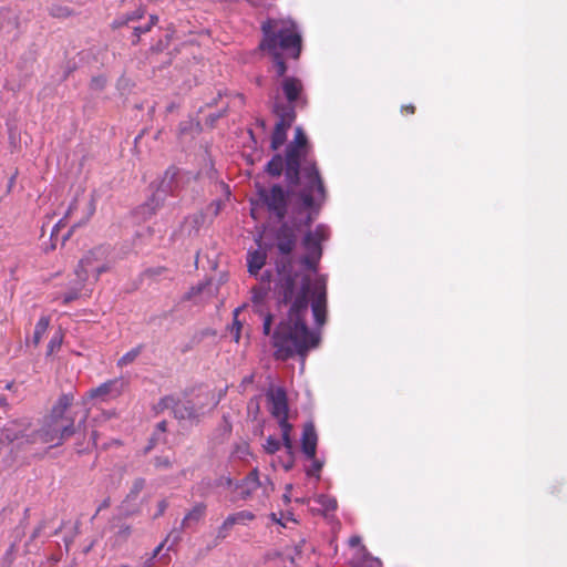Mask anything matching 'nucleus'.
<instances>
[{
	"label": "nucleus",
	"mask_w": 567,
	"mask_h": 567,
	"mask_svg": "<svg viewBox=\"0 0 567 567\" xmlns=\"http://www.w3.org/2000/svg\"><path fill=\"white\" fill-rule=\"evenodd\" d=\"M255 519V515L249 511H240L235 514H231L227 516V518L224 520V523L219 526L217 532V538L218 539H225L229 530L236 526V524L244 523L245 520H252Z\"/></svg>",
	"instance_id": "16"
},
{
	"label": "nucleus",
	"mask_w": 567,
	"mask_h": 567,
	"mask_svg": "<svg viewBox=\"0 0 567 567\" xmlns=\"http://www.w3.org/2000/svg\"><path fill=\"white\" fill-rule=\"evenodd\" d=\"M206 505L204 503L196 504L184 517L182 528H188L193 523H198L205 515Z\"/></svg>",
	"instance_id": "20"
},
{
	"label": "nucleus",
	"mask_w": 567,
	"mask_h": 567,
	"mask_svg": "<svg viewBox=\"0 0 567 567\" xmlns=\"http://www.w3.org/2000/svg\"><path fill=\"white\" fill-rule=\"evenodd\" d=\"M302 544H303V540H301V542H300V544H298V545H296V546H295V549H296V553H297V554H300V553H301Z\"/></svg>",
	"instance_id": "56"
},
{
	"label": "nucleus",
	"mask_w": 567,
	"mask_h": 567,
	"mask_svg": "<svg viewBox=\"0 0 567 567\" xmlns=\"http://www.w3.org/2000/svg\"><path fill=\"white\" fill-rule=\"evenodd\" d=\"M287 454H288V461L285 462L282 464V466H284V470L286 472H289L295 466V451H293V449L291 450V453H287Z\"/></svg>",
	"instance_id": "43"
},
{
	"label": "nucleus",
	"mask_w": 567,
	"mask_h": 567,
	"mask_svg": "<svg viewBox=\"0 0 567 567\" xmlns=\"http://www.w3.org/2000/svg\"><path fill=\"white\" fill-rule=\"evenodd\" d=\"M92 440H93V444H96V433L95 432H92Z\"/></svg>",
	"instance_id": "64"
},
{
	"label": "nucleus",
	"mask_w": 567,
	"mask_h": 567,
	"mask_svg": "<svg viewBox=\"0 0 567 567\" xmlns=\"http://www.w3.org/2000/svg\"><path fill=\"white\" fill-rule=\"evenodd\" d=\"M157 431L164 433L167 431V422L166 421H161L157 426H156Z\"/></svg>",
	"instance_id": "51"
},
{
	"label": "nucleus",
	"mask_w": 567,
	"mask_h": 567,
	"mask_svg": "<svg viewBox=\"0 0 567 567\" xmlns=\"http://www.w3.org/2000/svg\"><path fill=\"white\" fill-rule=\"evenodd\" d=\"M309 154L310 144H292L286 162V181L290 187L299 186L296 196L309 209L302 223L307 227L315 221L327 197L323 181Z\"/></svg>",
	"instance_id": "2"
},
{
	"label": "nucleus",
	"mask_w": 567,
	"mask_h": 567,
	"mask_svg": "<svg viewBox=\"0 0 567 567\" xmlns=\"http://www.w3.org/2000/svg\"><path fill=\"white\" fill-rule=\"evenodd\" d=\"M282 443L276 439L275 436H268L266 443L264 444V450L267 454H275L281 447Z\"/></svg>",
	"instance_id": "30"
},
{
	"label": "nucleus",
	"mask_w": 567,
	"mask_h": 567,
	"mask_svg": "<svg viewBox=\"0 0 567 567\" xmlns=\"http://www.w3.org/2000/svg\"><path fill=\"white\" fill-rule=\"evenodd\" d=\"M157 21H158V18L156 16H151L148 25H151V28H152L154 24L157 23Z\"/></svg>",
	"instance_id": "55"
},
{
	"label": "nucleus",
	"mask_w": 567,
	"mask_h": 567,
	"mask_svg": "<svg viewBox=\"0 0 567 567\" xmlns=\"http://www.w3.org/2000/svg\"><path fill=\"white\" fill-rule=\"evenodd\" d=\"M271 518H272L275 522H277L278 524H281V525H282L281 520H280V519H278V517H276V515H275V514H271Z\"/></svg>",
	"instance_id": "62"
},
{
	"label": "nucleus",
	"mask_w": 567,
	"mask_h": 567,
	"mask_svg": "<svg viewBox=\"0 0 567 567\" xmlns=\"http://www.w3.org/2000/svg\"><path fill=\"white\" fill-rule=\"evenodd\" d=\"M267 485H269L270 491H274V489H275V485H274V483L270 481V478H269V477H266V481H265V483H262V486H261V487H264V488H265V492H267Z\"/></svg>",
	"instance_id": "52"
},
{
	"label": "nucleus",
	"mask_w": 567,
	"mask_h": 567,
	"mask_svg": "<svg viewBox=\"0 0 567 567\" xmlns=\"http://www.w3.org/2000/svg\"><path fill=\"white\" fill-rule=\"evenodd\" d=\"M292 489V485L288 484L286 486V493L284 494V499L286 503L290 502L289 492Z\"/></svg>",
	"instance_id": "53"
},
{
	"label": "nucleus",
	"mask_w": 567,
	"mask_h": 567,
	"mask_svg": "<svg viewBox=\"0 0 567 567\" xmlns=\"http://www.w3.org/2000/svg\"><path fill=\"white\" fill-rule=\"evenodd\" d=\"M142 350H143V346L142 344L133 348L132 350H130L123 357H121L118 359L117 365L122 368V367H125L127 364H131L141 354Z\"/></svg>",
	"instance_id": "26"
},
{
	"label": "nucleus",
	"mask_w": 567,
	"mask_h": 567,
	"mask_svg": "<svg viewBox=\"0 0 567 567\" xmlns=\"http://www.w3.org/2000/svg\"><path fill=\"white\" fill-rule=\"evenodd\" d=\"M145 484H146L145 478H143V477L135 478L127 497L135 499L138 496V494L144 489Z\"/></svg>",
	"instance_id": "31"
},
{
	"label": "nucleus",
	"mask_w": 567,
	"mask_h": 567,
	"mask_svg": "<svg viewBox=\"0 0 567 567\" xmlns=\"http://www.w3.org/2000/svg\"><path fill=\"white\" fill-rule=\"evenodd\" d=\"M171 409L175 419L198 421L202 412V406L195 403L193 400L182 401L174 395H166L162 398L155 406L156 413L163 412Z\"/></svg>",
	"instance_id": "8"
},
{
	"label": "nucleus",
	"mask_w": 567,
	"mask_h": 567,
	"mask_svg": "<svg viewBox=\"0 0 567 567\" xmlns=\"http://www.w3.org/2000/svg\"><path fill=\"white\" fill-rule=\"evenodd\" d=\"M330 230L328 226L319 224L315 230H308L302 238V247L306 254L300 258V264L309 271L317 272L322 257V243L328 240Z\"/></svg>",
	"instance_id": "7"
},
{
	"label": "nucleus",
	"mask_w": 567,
	"mask_h": 567,
	"mask_svg": "<svg viewBox=\"0 0 567 567\" xmlns=\"http://www.w3.org/2000/svg\"><path fill=\"white\" fill-rule=\"evenodd\" d=\"M131 527L128 525H123L120 527V529L115 534V542L116 543H123L125 542L130 535H131Z\"/></svg>",
	"instance_id": "35"
},
{
	"label": "nucleus",
	"mask_w": 567,
	"mask_h": 567,
	"mask_svg": "<svg viewBox=\"0 0 567 567\" xmlns=\"http://www.w3.org/2000/svg\"><path fill=\"white\" fill-rule=\"evenodd\" d=\"M151 30V25L146 24L145 27H136L134 28V31L137 37H140L142 33H146Z\"/></svg>",
	"instance_id": "48"
},
{
	"label": "nucleus",
	"mask_w": 567,
	"mask_h": 567,
	"mask_svg": "<svg viewBox=\"0 0 567 567\" xmlns=\"http://www.w3.org/2000/svg\"><path fill=\"white\" fill-rule=\"evenodd\" d=\"M125 382L123 379H114L107 382L102 383L95 389L90 391L91 398H116L118 396L124 389Z\"/></svg>",
	"instance_id": "14"
},
{
	"label": "nucleus",
	"mask_w": 567,
	"mask_h": 567,
	"mask_svg": "<svg viewBox=\"0 0 567 567\" xmlns=\"http://www.w3.org/2000/svg\"><path fill=\"white\" fill-rule=\"evenodd\" d=\"M281 90L287 101L292 104L301 101L303 85L301 81L295 76H286L281 81Z\"/></svg>",
	"instance_id": "15"
},
{
	"label": "nucleus",
	"mask_w": 567,
	"mask_h": 567,
	"mask_svg": "<svg viewBox=\"0 0 567 567\" xmlns=\"http://www.w3.org/2000/svg\"><path fill=\"white\" fill-rule=\"evenodd\" d=\"M316 502L320 504L322 511L326 513L334 512L338 507L337 499L329 495L321 494L316 498Z\"/></svg>",
	"instance_id": "25"
},
{
	"label": "nucleus",
	"mask_w": 567,
	"mask_h": 567,
	"mask_svg": "<svg viewBox=\"0 0 567 567\" xmlns=\"http://www.w3.org/2000/svg\"><path fill=\"white\" fill-rule=\"evenodd\" d=\"M199 128V124L197 122H194L193 120L186 122L185 124L182 125L181 130H182V133H183V137L184 138H187L188 136L190 137H194V135L192 134H187L186 131H198Z\"/></svg>",
	"instance_id": "36"
},
{
	"label": "nucleus",
	"mask_w": 567,
	"mask_h": 567,
	"mask_svg": "<svg viewBox=\"0 0 567 567\" xmlns=\"http://www.w3.org/2000/svg\"><path fill=\"white\" fill-rule=\"evenodd\" d=\"M252 378H254L252 375H249V377L244 378L243 383L245 384V383H250V382H252Z\"/></svg>",
	"instance_id": "58"
},
{
	"label": "nucleus",
	"mask_w": 567,
	"mask_h": 567,
	"mask_svg": "<svg viewBox=\"0 0 567 567\" xmlns=\"http://www.w3.org/2000/svg\"><path fill=\"white\" fill-rule=\"evenodd\" d=\"M271 271L270 270H266L264 271L261 275H260V279H259V282H264V280H267V286H270L271 284Z\"/></svg>",
	"instance_id": "46"
},
{
	"label": "nucleus",
	"mask_w": 567,
	"mask_h": 567,
	"mask_svg": "<svg viewBox=\"0 0 567 567\" xmlns=\"http://www.w3.org/2000/svg\"><path fill=\"white\" fill-rule=\"evenodd\" d=\"M267 399L271 403L270 413L274 417L279 419L288 415V401L285 389L277 388L267 393Z\"/></svg>",
	"instance_id": "13"
},
{
	"label": "nucleus",
	"mask_w": 567,
	"mask_h": 567,
	"mask_svg": "<svg viewBox=\"0 0 567 567\" xmlns=\"http://www.w3.org/2000/svg\"><path fill=\"white\" fill-rule=\"evenodd\" d=\"M110 249L105 246H97L87 251L79 261L75 269L76 278L81 282H86L90 275L99 280L103 272L110 271L112 261L110 260Z\"/></svg>",
	"instance_id": "6"
},
{
	"label": "nucleus",
	"mask_w": 567,
	"mask_h": 567,
	"mask_svg": "<svg viewBox=\"0 0 567 567\" xmlns=\"http://www.w3.org/2000/svg\"><path fill=\"white\" fill-rule=\"evenodd\" d=\"M274 112L279 116V121L276 123L271 142H286L287 131L295 118L293 110L291 106L281 107L279 102L275 101Z\"/></svg>",
	"instance_id": "10"
},
{
	"label": "nucleus",
	"mask_w": 567,
	"mask_h": 567,
	"mask_svg": "<svg viewBox=\"0 0 567 567\" xmlns=\"http://www.w3.org/2000/svg\"><path fill=\"white\" fill-rule=\"evenodd\" d=\"M318 434L312 421L303 424L301 435V451L306 458H313L317 455Z\"/></svg>",
	"instance_id": "12"
},
{
	"label": "nucleus",
	"mask_w": 567,
	"mask_h": 567,
	"mask_svg": "<svg viewBox=\"0 0 567 567\" xmlns=\"http://www.w3.org/2000/svg\"><path fill=\"white\" fill-rule=\"evenodd\" d=\"M262 486L257 467L252 468L248 475L240 482L235 484V491H238L239 499L247 501L251 497L254 492Z\"/></svg>",
	"instance_id": "11"
},
{
	"label": "nucleus",
	"mask_w": 567,
	"mask_h": 567,
	"mask_svg": "<svg viewBox=\"0 0 567 567\" xmlns=\"http://www.w3.org/2000/svg\"><path fill=\"white\" fill-rule=\"evenodd\" d=\"M266 252L256 249L254 251H248L247 255V267L248 272L252 276H257L259 274V270L265 266L266 264Z\"/></svg>",
	"instance_id": "17"
},
{
	"label": "nucleus",
	"mask_w": 567,
	"mask_h": 567,
	"mask_svg": "<svg viewBox=\"0 0 567 567\" xmlns=\"http://www.w3.org/2000/svg\"><path fill=\"white\" fill-rule=\"evenodd\" d=\"M240 311H241L240 307H238L234 310V322H233V327L230 329V332L234 336V340L236 342H238L240 339V330L243 327L241 322L238 320V316H239Z\"/></svg>",
	"instance_id": "28"
},
{
	"label": "nucleus",
	"mask_w": 567,
	"mask_h": 567,
	"mask_svg": "<svg viewBox=\"0 0 567 567\" xmlns=\"http://www.w3.org/2000/svg\"><path fill=\"white\" fill-rule=\"evenodd\" d=\"M62 344V334L60 332L55 333L49 344H48V355L52 354L55 350L60 349Z\"/></svg>",
	"instance_id": "34"
},
{
	"label": "nucleus",
	"mask_w": 567,
	"mask_h": 567,
	"mask_svg": "<svg viewBox=\"0 0 567 567\" xmlns=\"http://www.w3.org/2000/svg\"><path fill=\"white\" fill-rule=\"evenodd\" d=\"M7 405V399L4 396L0 398V406Z\"/></svg>",
	"instance_id": "60"
},
{
	"label": "nucleus",
	"mask_w": 567,
	"mask_h": 567,
	"mask_svg": "<svg viewBox=\"0 0 567 567\" xmlns=\"http://www.w3.org/2000/svg\"><path fill=\"white\" fill-rule=\"evenodd\" d=\"M264 39L260 49L267 51L275 59L277 74L284 76L286 64L280 51H285L297 59L301 52V35L296 23L290 19H269L262 23Z\"/></svg>",
	"instance_id": "3"
},
{
	"label": "nucleus",
	"mask_w": 567,
	"mask_h": 567,
	"mask_svg": "<svg viewBox=\"0 0 567 567\" xmlns=\"http://www.w3.org/2000/svg\"><path fill=\"white\" fill-rule=\"evenodd\" d=\"M154 465L161 470H167L172 467V462L167 456H156L154 458Z\"/></svg>",
	"instance_id": "37"
},
{
	"label": "nucleus",
	"mask_w": 567,
	"mask_h": 567,
	"mask_svg": "<svg viewBox=\"0 0 567 567\" xmlns=\"http://www.w3.org/2000/svg\"><path fill=\"white\" fill-rule=\"evenodd\" d=\"M271 324H272V315L268 313L265 317L264 324H262V331L266 336L270 334L271 331Z\"/></svg>",
	"instance_id": "41"
},
{
	"label": "nucleus",
	"mask_w": 567,
	"mask_h": 567,
	"mask_svg": "<svg viewBox=\"0 0 567 567\" xmlns=\"http://www.w3.org/2000/svg\"><path fill=\"white\" fill-rule=\"evenodd\" d=\"M58 233H59V224H56V225L54 226V228L52 229V233H51V239L56 238Z\"/></svg>",
	"instance_id": "54"
},
{
	"label": "nucleus",
	"mask_w": 567,
	"mask_h": 567,
	"mask_svg": "<svg viewBox=\"0 0 567 567\" xmlns=\"http://www.w3.org/2000/svg\"><path fill=\"white\" fill-rule=\"evenodd\" d=\"M362 550L364 551V557H363L362 561L359 565L353 566V567H382L381 560L378 558L371 557L367 553V548L364 546H362Z\"/></svg>",
	"instance_id": "29"
},
{
	"label": "nucleus",
	"mask_w": 567,
	"mask_h": 567,
	"mask_svg": "<svg viewBox=\"0 0 567 567\" xmlns=\"http://www.w3.org/2000/svg\"><path fill=\"white\" fill-rule=\"evenodd\" d=\"M221 116V113H218V114H215V113H209L207 115V122H209V125L213 126L214 122Z\"/></svg>",
	"instance_id": "49"
},
{
	"label": "nucleus",
	"mask_w": 567,
	"mask_h": 567,
	"mask_svg": "<svg viewBox=\"0 0 567 567\" xmlns=\"http://www.w3.org/2000/svg\"><path fill=\"white\" fill-rule=\"evenodd\" d=\"M145 11L141 8L136 9L131 16L127 17L126 22L143 18Z\"/></svg>",
	"instance_id": "45"
},
{
	"label": "nucleus",
	"mask_w": 567,
	"mask_h": 567,
	"mask_svg": "<svg viewBox=\"0 0 567 567\" xmlns=\"http://www.w3.org/2000/svg\"><path fill=\"white\" fill-rule=\"evenodd\" d=\"M405 110L410 113V114H413L414 113V106L413 105H409L405 107Z\"/></svg>",
	"instance_id": "59"
},
{
	"label": "nucleus",
	"mask_w": 567,
	"mask_h": 567,
	"mask_svg": "<svg viewBox=\"0 0 567 567\" xmlns=\"http://www.w3.org/2000/svg\"><path fill=\"white\" fill-rule=\"evenodd\" d=\"M248 410H255L254 400H250V402L248 403Z\"/></svg>",
	"instance_id": "61"
},
{
	"label": "nucleus",
	"mask_w": 567,
	"mask_h": 567,
	"mask_svg": "<svg viewBox=\"0 0 567 567\" xmlns=\"http://www.w3.org/2000/svg\"><path fill=\"white\" fill-rule=\"evenodd\" d=\"M298 241L295 226L284 221L275 233V246L280 255L275 261L278 279L274 293L278 305H289L288 316L276 328L272 334L274 357L287 361L295 355L302 359L319 344V336L310 331L306 323L309 308L311 279L305 276L296 295L298 272L293 270L291 254Z\"/></svg>",
	"instance_id": "1"
},
{
	"label": "nucleus",
	"mask_w": 567,
	"mask_h": 567,
	"mask_svg": "<svg viewBox=\"0 0 567 567\" xmlns=\"http://www.w3.org/2000/svg\"><path fill=\"white\" fill-rule=\"evenodd\" d=\"M258 196L268 210L275 214L278 220H282L286 217L288 200L282 186L275 184L270 189L260 186L258 188Z\"/></svg>",
	"instance_id": "9"
},
{
	"label": "nucleus",
	"mask_w": 567,
	"mask_h": 567,
	"mask_svg": "<svg viewBox=\"0 0 567 567\" xmlns=\"http://www.w3.org/2000/svg\"><path fill=\"white\" fill-rule=\"evenodd\" d=\"M84 284L85 282H81L80 279H78L76 284L73 287H71L65 293H63V305H69L70 302L79 299L81 297Z\"/></svg>",
	"instance_id": "24"
},
{
	"label": "nucleus",
	"mask_w": 567,
	"mask_h": 567,
	"mask_svg": "<svg viewBox=\"0 0 567 567\" xmlns=\"http://www.w3.org/2000/svg\"><path fill=\"white\" fill-rule=\"evenodd\" d=\"M167 271V268L164 267V266H157V267H152V268H147L144 270L143 272V276L146 277V278H156L158 276H162L163 274H165Z\"/></svg>",
	"instance_id": "33"
},
{
	"label": "nucleus",
	"mask_w": 567,
	"mask_h": 567,
	"mask_svg": "<svg viewBox=\"0 0 567 567\" xmlns=\"http://www.w3.org/2000/svg\"><path fill=\"white\" fill-rule=\"evenodd\" d=\"M311 306L327 307V291L324 282L317 281L312 292Z\"/></svg>",
	"instance_id": "21"
},
{
	"label": "nucleus",
	"mask_w": 567,
	"mask_h": 567,
	"mask_svg": "<svg viewBox=\"0 0 567 567\" xmlns=\"http://www.w3.org/2000/svg\"><path fill=\"white\" fill-rule=\"evenodd\" d=\"M194 175L178 166L171 165L158 181L155 192L152 194L145 206L152 214L164 206L167 195L178 196L192 182Z\"/></svg>",
	"instance_id": "5"
},
{
	"label": "nucleus",
	"mask_w": 567,
	"mask_h": 567,
	"mask_svg": "<svg viewBox=\"0 0 567 567\" xmlns=\"http://www.w3.org/2000/svg\"><path fill=\"white\" fill-rule=\"evenodd\" d=\"M206 285L207 284H199L197 286L192 287L190 290L185 296V299L189 300L194 296L199 295L205 289Z\"/></svg>",
	"instance_id": "39"
},
{
	"label": "nucleus",
	"mask_w": 567,
	"mask_h": 567,
	"mask_svg": "<svg viewBox=\"0 0 567 567\" xmlns=\"http://www.w3.org/2000/svg\"><path fill=\"white\" fill-rule=\"evenodd\" d=\"M110 504H111L110 498H109V497H107V498H105V499L101 503V505L97 507L96 514H97L99 512H101L102 509L107 508V507L110 506Z\"/></svg>",
	"instance_id": "50"
},
{
	"label": "nucleus",
	"mask_w": 567,
	"mask_h": 567,
	"mask_svg": "<svg viewBox=\"0 0 567 567\" xmlns=\"http://www.w3.org/2000/svg\"><path fill=\"white\" fill-rule=\"evenodd\" d=\"M360 544H361V538H360V536L354 535V536H351V537L349 538V546H350V547H357V546H359Z\"/></svg>",
	"instance_id": "47"
},
{
	"label": "nucleus",
	"mask_w": 567,
	"mask_h": 567,
	"mask_svg": "<svg viewBox=\"0 0 567 567\" xmlns=\"http://www.w3.org/2000/svg\"><path fill=\"white\" fill-rule=\"evenodd\" d=\"M216 486H224L227 488H230L235 486L236 483H234L233 478L230 476H220L215 482Z\"/></svg>",
	"instance_id": "38"
},
{
	"label": "nucleus",
	"mask_w": 567,
	"mask_h": 567,
	"mask_svg": "<svg viewBox=\"0 0 567 567\" xmlns=\"http://www.w3.org/2000/svg\"><path fill=\"white\" fill-rule=\"evenodd\" d=\"M292 147V144H288V147L286 148V154L288 153L289 148ZM286 162H287V155L285 158H282L281 155L276 154L272 156V158L267 163L266 165V172L274 177H278L282 174V172H286Z\"/></svg>",
	"instance_id": "18"
},
{
	"label": "nucleus",
	"mask_w": 567,
	"mask_h": 567,
	"mask_svg": "<svg viewBox=\"0 0 567 567\" xmlns=\"http://www.w3.org/2000/svg\"><path fill=\"white\" fill-rule=\"evenodd\" d=\"M315 321L318 326L326 323L327 307L311 306Z\"/></svg>",
	"instance_id": "32"
},
{
	"label": "nucleus",
	"mask_w": 567,
	"mask_h": 567,
	"mask_svg": "<svg viewBox=\"0 0 567 567\" xmlns=\"http://www.w3.org/2000/svg\"><path fill=\"white\" fill-rule=\"evenodd\" d=\"M311 461V465L306 468V474L308 476H315L317 478L320 477V472L323 467V461L318 460L316 456L313 458H308Z\"/></svg>",
	"instance_id": "27"
},
{
	"label": "nucleus",
	"mask_w": 567,
	"mask_h": 567,
	"mask_svg": "<svg viewBox=\"0 0 567 567\" xmlns=\"http://www.w3.org/2000/svg\"><path fill=\"white\" fill-rule=\"evenodd\" d=\"M270 291V286H267V280L259 282L251 288V301L257 305L261 303Z\"/></svg>",
	"instance_id": "22"
},
{
	"label": "nucleus",
	"mask_w": 567,
	"mask_h": 567,
	"mask_svg": "<svg viewBox=\"0 0 567 567\" xmlns=\"http://www.w3.org/2000/svg\"><path fill=\"white\" fill-rule=\"evenodd\" d=\"M274 151H277L281 144H270Z\"/></svg>",
	"instance_id": "63"
},
{
	"label": "nucleus",
	"mask_w": 567,
	"mask_h": 567,
	"mask_svg": "<svg viewBox=\"0 0 567 567\" xmlns=\"http://www.w3.org/2000/svg\"><path fill=\"white\" fill-rule=\"evenodd\" d=\"M49 323H50V318L45 317V316L41 317L39 319V321L37 322L35 328H34V332H33V336H32V342H33V344L35 347L39 346L42 337L47 332V330L49 328Z\"/></svg>",
	"instance_id": "23"
},
{
	"label": "nucleus",
	"mask_w": 567,
	"mask_h": 567,
	"mask_svg": "<svg viewBox=\"0 0 567 567\" xmlns=\"http://www.w3.org/2000/svg\"><path fill=\"white\" fill-rule=\"evenodd\" d=\"M279 427L281 429L282 445L287 453H291L293 442L291 439L292 424L288 422V415L277 419Z\"/></svg>",
	"instance_id": "19"
},
{
	"label": "nucleus",
	"mask_w": 567,
	"mask_h": 567,
	"mask_svg": "<svg viewBox=\"0 0 567 567\" xmlns=\"http://www.w3.org/2000/svg\"><path fill=\"white\" fill-rule=\"evenodd\" d=\"M73 394H62L44 419L40 429V442L50 444L51 447L62 445L75 434L87 417V412L75 425L76 413L73 410Z\"/></svg>",
	"instance_id": "4"
},
{
	"label": "nucleus",
	"mask_w": 567,
	"mask_h": 567,
	"mask_svg": "<svg viewBox=\"0 0 567 567\" xmlns=\"http://www.w3.org/2000/svg\"><path fill=\"white\" fill-rule=\"evenodd\" d=\"M163 546H164V544L162 543V544H159V545L155 548V550H154V556H156V555L162 550Z\"/></svg>",
	"instance_id": "57"
},
{
	"label": "nucleus",
	"mask_w": 567,
	"mask_h": 567,
	"mask_svg": "<svg viewBox=\"0 0 567 567\" xmlns=\"http://www.w3.org/2000/svg\"><path fill=\"white\" fill-rule=\"evenodd\" d=\"M167 507H168V502L166 499L159 501L158 504H157V512L154 515V518H157V517L164 515V513L167 509Z\"/></svg>",
	"instance_id": "44"
},
{
	"label": "nucleus",
	"mask_w": 567,
	"mask_h": 567,
	"mask_svg": "<svg viewBox=\"0 0 567 567\" xmlns=\"http://www.w3.org/2000/svg\"><path fill=\"white\" fill-rule=\"evenodd\" d=\"M45 527H47V520H41L39 523V525L33 529V532L30 536V540H34L35 538H38Z\"/></svg>",
	"instance_id": "40"
},
{
	"label": "nucleus",
	"mask_w": 567,
	"mask_h": 567,
	"mask_svg": "<svg viewBox=\"0 0 567 567\" xmlns=\"http://www.w3.org/2000/svg\"><path fill=\"white\" fill-rule=\"evenodd\" d=\"M292 142H307V135L301 127L298 126L295 128V136Z\"/></svg>",
	"instance_id": "42"
}]
</instances>
